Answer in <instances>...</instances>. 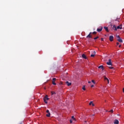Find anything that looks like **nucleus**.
I'll return each mask as SVG.
<instances>
[{"label": "nucleus", "mask_w": 124, "mask_h": 124, "mask_svg": "<svg viewBox=\"0 0 124 124\" xmlns=\"http://www.w3.org/2000/svg\"><path fill=\"white\" fill-rule=\"evenodd\" d=\"M108 112H110L111 113H113V109L110 110Z\"/></svg>", "instance_id": "obj_27"}, {"label": "nucleus", "mask_w": 124, "mask_h": 124, "mask_svg": "<svg viewBox=\"0 0 124 124\" xmlns=\"http://www.w3.org/2000/svg\"><path fill=\"white\" fill-rule=\"evenodd\" d=\"M46 113H50V111H49V110H46Z\"/></svg>", "instance_id": "obj_26"}, {"label": "nucleus", "mask_w": 124, "mask_h": 124, "mask_svg": "<svg viewBox=\"0 0 124 124\" xmlns=\"http://www.w3.org/2000/svg\"><path fill=\"white\" fill-rule=\"evenodd\" d=\"M82 90H83V91H86V88H85V86L84 85L83 86V87L82 88Z\"/></svg>", "instance_id": "obj_17"}, {"label": "nucleus", "mask_w": 124, "mask_h": 124, "mask_svg": "<svg viewBox=\"0 0 124 124\" xmlns=\"http://www.w3.org/2000/svg\"><path fill=\"white\" fill-rule=\"evenodd\" d=\"M66 84H67V86H68V87H69V86H71V85H72L71 82H68V81H66Z\"/></svg>", "instance_id": "obj_9"}, {"label": "nucleus", "mask_w": 124, "mask_h": 124, "mask_svg": "<svg viewBox=\"0 0 124 124\" xmlns=\"http://www.w3.org/2000/svg\"><path fill=\"white\" fill-rule=\"evenodd\" d=\"M72 119H73V120H75V118H74V116H72Z\"/></svg>", "instance_id": "obj_28"}, {"label": "nucleus", "mask_w": 124, "mask_h": 124, "mask_svg": "<svg viewBox=\"0 0 124 124\" xmlns=\"http://www.w3.org/2000/svg\"><path fill=\"white\" fill-rule=\"evenodd\" d=\"M103 67V65H100L98 67V68H99L100 69H102V70H104Z\"/></svg>", "instance_id": "obj_14"}, {"label": "nucleus", "mask_w": 124, "mask_h": 124, "mask_svg": "<svg viewBox=\"0 0 124 124\" xmlns=\"http://www.w3.org/2000/svg\"><path fill=\"white\" fill-rule=\"evenodd\" d=\"M116 37L117 38H118V39L121 38V37H120L119 35H116Z\"/></svg>", "instance_id": "obj_24"}, {"label": "nucleus", "mask_w": 124, "mask_h": 124, "mask_svg": "<svg viewBox=\"0 0 124 124\" xmlns=\"http://www.w3.org/2000/svg\"><path fill=\"white\" fill-rule=\"evenodd\" d=\"M106 112H108V110H106Z\"/></svg>", "instance_id": "obj_38"}, {"label": "nucleus", "mask_w": 124, "mask_h": 124, "mask_svg": "<svg viewBox=\"0 0 124 124\" xmlns=\"http://www.w3.org/2000/svg\"><path fill=\"white\" fill-rule=\"evenodd\" d=\"M46 100H49V98H48V95H46V96L44 98V102L45 103H46V104H47V103H48V102H47Z\"/></svg>", "instance_id": "obj_2"}, {"label": "nucleus", "mask_w": 124, "mask_h": 124, "mask_svg": "<svg viewBox=\"0 0 124 124\" xmlns=\"http://www.w3.org/2000/svg\"><path fill=\"white\" fill-rule=\"evenodd\" d=\"M51 95H53V94H56V93L55 92L51 91Z\"/></svg>", "instance_id": "obj_18"}, {"label": "nucleus", "mask_w": 124, "mask_h": 124, "mask_svg": "<svg viewBox=\"0 0 124 124\" xmlns=\"http://www.w3.org/2000/svg\"><path fill=\"white\" fill-rule=\"evenodd\" d=\"M108 65H112V62H111V59L108 60V62H107Z\"/></svg>", "instance_id": "obj_4"}, {"label": "nucleus", "mask_w": 124, "mask_h": 124, "mask_svg": "<svg viewBox=\"0 0 124 124\" xmlns=\"http://www.w3.org/2000/svg\"><path fill=\"white\" fill-rule=\"evenodd\" d=\"M117 41L119 42H120L121 43H123V40L121 38H119L117 39Z\"/></svg>", "instance_id": "obj_10"}, {"label": "nucleus", "mask_w": 124, "mask_h": 124, "mask_svg": "<svg viewBox=\"0 0 124 124\" xmlns=\"http://www.w3.org/2000/svg\"><path fill=\"white\" fill-rule=\"evenodd\" d=\"M119 124V120L115 119L114 122V124Z\"/></svg>", "instance_id": "obj_8"}, {"label": "nucleus", "mask_w": 124, "mask_h": 124, "mask_svg": "<svg viewBox=\"0 0 124 124\" xmlns=\"http://www.w3.org/2000/svg\"><path fill=\"white\" fill-rule=\"evenodd\" d=\"M116 44H117V45H119V44H120V43H119V42H117V43H116Z\"/></svg>", "instance_id": "obj_32"}, {"label": "nucleus", "mask_w": 124, "mask_h": 124, "mask_svg": "<svg viewBox=\"0 0 124 124\" xmlns=\"http://www.w3.org/2000/svg\"><path fill=\"white\" fill-rule=\"evenodd\" d=\"M123 25L121 24L120 26H116V25H113V30L117 31V30H122L123 29L122 27Z\"/></svg>", "instance_id": "obj_1"}, {"label": "nucleus", "mask_w": 124, "mask_h": 124, "mask_svg": "<svg viewBox=\"0 0 124 124\" xmlns=\"http://www.w3.org/2000/svg\"><path fill=\"white\" fill-rule=\"evenodd\" d=\"M61 84L62 85V82H61Z\"/></svg>", "instance_id": "obj_39"}, {"label": "nucleus", "mask_w": 124, "mask_h": 124, "mask_svg": "<svg viewBox=\"0 0 124 124\" xmlns=\"http://www.w3.org/2000/svg\"><path fill=\"white\" fill-rule=\"evenodd\" d=\"M101 40L102 41H103V40H104L103 38H101Z\"/></svg>", "instance_id": "obj_30"}, {"label": "nucleus", "mask_w": 124, "mask_h": 124, "mask_svg": "<svg viewBox=\"0 0 124 124\" xmlns=\"http://www.w3.org/2000/svg\"><path fill=\"white\" fill-rule=\"evenodd\" d=\"M123 93H124V88H123Z\"/></svg>", "instance_id": "obj_36"}, {"label": "nucleus", "mask_w": 124, "mask_h": 124, "mask_svg": "<svg viewBox=\"0 0 124 124\" xmlns=\"http://www.w3.org/2000/svg\"><path fill=\"white\" fill-rule=\"evenodd\" d=\"M92 83H93V84H95V82L94 81V80H92Z\"/></svg>", "instance_id": "obj_22"}, {"label": "nucleus", "mask_w": 124, "mask_h": 124, "mask_svg": "<svg viewBox=\"0 0 124 124\" xmlns=\"http://www.w3.org/2000/svg\"><path fill=\"white\" fill-rule=\"evenodd\" d=\"M46 117H50V116H51V113H48L46 115Z\"/></svg>", "instance_id": "obj_19"}, {"label": "nucleus", "mask_w": 124, "mask_h": 124, "mask_svg": "<svg viewBox=\"0 0 124 124\" xmlns=\"http://www.w3.org/2000/svg\"><path fill=\"white\" fill-rule=\"evenodd\" d=\"M93 34H96V31H94L93 32Z\"/></svg>", "instance_id": "obj_25"}, {"label": "nucleus", "mask_w": 124, "mask_h": 124, "mask_svg": "<svg viewBox=\"0 0 124 124\" xmlns=\"http://www.w3.org/2000/svg\"><path fill=\"white\" fill-rule=\"evenodd\" d=\"M19 124H23V123H20Z\"/></svg>", "instance_id": "obj_37"}, {"label": "nucleus", "mask_w": 124, "mask_h": 124, "mask_svg": "<svg viewBox=\"0 0 124 124\" xmlns=\"http://www.w3.org/2000/svg\"><path fill=\"white\" fill-rule=\"evenodd\" d=\"M82 57L83 58V59H85V60H87V57L86 56V55L83 54L82 55Z\"/></svg>", "instance_id": "obj_12"}, {"label": "nucleus", "mask_w": 124, "mask_h": 124, "mask_svg": "<svg viewBox=\"0 0 124 124\" xmlns=\"http://www.w3.org/2000/svg\"><path fill=\"white\" fill-rule=\"evenodd\" d=\"M109 39L110 41L111 42L113 41V40H114V36H113L112 35H110L109 36Z\"/></svg>", "instance_id": "obj_6"}, {"label": "nucleus", "mask_w": 124, "mask_h": 124, "mask_svg": "<svg viewBox=\"0 0 124 124\" xmlns=\"http://www.w3.org/2000/svg\"><path fill=\"white\" fill-rule=\"evenodd\" d=\"M92 116H94V114H93Z\"/></svg>", "instance_id": "obj_40"}, {"label": "nucleus", "mask_w": 124, "mask_h": 124, "mask_svg": "<svg viewBox=\"0 0 124 124\" xmlns=\"http://www.w3.org/2000/svg\"><path fill=\"white\" fill-rule=\"evenodd\" d=\"M102 29H103L102 27H99L97 29V31H98V32H100V31H102Z\"/></svg>", "instance_id": "obj_3"}, {"label": "nucleus", "mask_w": 124, "mask_h": 124, "mask_svg": "<svg viewBox=\"0 0 124 124\" xmlns=\"http://www.w3.org/2000/svg\"><path fill=\"white\" fill-rule=\"evenodd\" d=\"M98 38H99V37L97 36V37L94 38V39L95 40L97 39Z\"/></svg>", "instance_id": "obj_23"}, {"label": "nucleus", "mask_w": 124, "mask_h": 124, "mask_svg": "<svg viewBox=\"0 0 124 124\" xmlns=\"http://www.w3.org/2000/svg\"><path fill=\"white\" fill-rule=\"evenodd\" d=\"M107 81L108 84H109V79H108Z\"/></svg>", "instance_id": "obj_34"}, {"label": "nucleus", "mask_w": 124, "mask_h": 124, "mask_svg": "<svg viewBox=\"0 0 124 124\" xmlns=\"http://www.w3.org/2000/svg\"><path fill=\"white\" fill-rule=\"evenodd\" d=\"M91 34H92V32H91L86 37L87 38H92V36H91Z\"/></svg>", "instance_id": "obj_11"}, {"label": "nucleus", "mask_w": 124, "mask_h": 124, "mask_svg": "<svg viewBox=\"0 0 124 124\" xmlns=\"http://www.w3.org/2000/svg\"><path fill=\"white\" fill-rule=\"evenodd\" d=\"M93 53H94L93 54H91V57H94L95 56V54H96L95 51H93Z\"/></svg>", "instance_id": "obj_13"}, {"label": "nucleus", "mask_w": 124, "mask_h": 124, "mask_svg": "<svg viewBox=\"0 0 124 124\" xmlns=\"http://www.w3.org/2000/svg\"><path fill=\"white\" fill-rule=\"evenodd\" d=\"M104 30H105L106 31H107V32H109V30L108 29V27H104Z\"/></svg>", "instance_id": "obj_7"}, {"label": "nucleus", "mask_w": 124, "mask_h": 124, "mask_svg": "<svg viewBox=\"0 0 124 124\" xmlns=\"http://www.w3.org/2000/svg\"><path fill=\"white\" fill-rule=\"evenodd\" d=\"M89 105H92V106H94V104L93 103V101H91L89 103Z\"/></svg>", "instance_id": "obj_15"}, {"label": "nucleus", "mask_w": 124, "mask_h": 124, "mask_svg": "<svg viewBox=\"0 0 124 124\" xmlns=\"http://www.w3.org/2000/svg\"><path fill=\"white\" fill-rule=\"evenodd\" d=\"M104 80H107H107H108V78H106V77H105Z\"/></svg>", "instance_id": "obj_21"}, {"label": "nucleus", "mask_w": 124, "mask_h": 124, "mask_svg": "<svg viewBox=\"0 0 124 124\" xmlns=\"http://www.w3.org/2000/svg\"><path fill=\"white\" fill-rule=\"evenodd\" d=\"M120 18H117L116 19H114V21H117L118 22H120Z\"/></svg>", "instance_id": "obj_16"}, {"label": "nucleus", "mask_w": 124, "mask_h": 124, "mask_svg": "<svg viewBox=\"0 0 124 124\" xmlns=\"http://www.w3.org/2000/svg\"><path fill=\"white\" fill-rule=\"evenodd\" d=\"M56 80H57V79L56 78H53L52 79V85H57V84L55 82Z\"/></svg>", "instance_id": "obj_5"}, {"label": "nucleus", "mask_w": 124, "mask_h": 124, "mask_svg": "<svg viewBox=\"0 0 124 124\" xmlns=\"http://www.w3.org/2000/svg\"><path fill=\"white\" fill-rule=\"evenodd\" d=\"M93 87H94V85H91V88H93Z\"/></svg>", "instance_id": "obj_31"}, {"label": "nucleus", "mask_w": 124, "mask_h": 124, "mask_svg": "<svg viewBox=\"0 0 124 124\" xmlns=\"http://www.w3.org/2000/svg\"><path fill=\"white\" fill-rule=\"evenodd\" d=\"M70 124H72V120H70Z\"/></svg>", "instance_id": "obj_29"}, {"label": "nucleus", "mask_w": 124, "mask_h": 124, "mask_svg": "<svg viewBox=\"0 0 124 124\" xmlns=\"http://www.w3.org/2000/svg\"><path fill=\"white\" fill-rule=\"evenodd\" d=\"M91 83H92V82H91V81H88V83H89V84H91Z\"/></svg>", "instance_id": "obj_35"}, {"label": "nucleus", "mask_w": 124, "mask_h": 124, "mask_svg": "<svg viewBox=\"0 0 124 124\" xmlns=\"http://www.w3.org/2000/svg\"><path fill=\"white\" fill-rule=\"evenodd\" d=\"M109 68L110 69H114V67L109 66Z\"/></svg>", "instance_id": "obj_20"}, {"label": "nucleus", "mask_w": 124, "mask_h": 124, "mask_svg": "<svg viewBox=\"0 0 124 124\" xmlns=\"http://www.w3.org/2000/svg\"><path fill=\"white\" fill-rule=\"evenodd\" d=\"M119 48H121V47H122V45H119Z\"/></svg>", "instance_id": "obj_33"}]
</instances>
